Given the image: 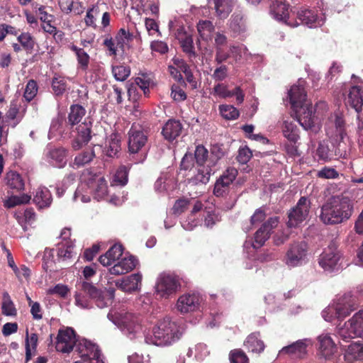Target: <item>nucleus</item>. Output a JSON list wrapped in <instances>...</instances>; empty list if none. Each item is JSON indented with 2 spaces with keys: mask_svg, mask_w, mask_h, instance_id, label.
<instances>
[{
  "mask_svg": "<svg viewBox=\"0 0 363 363\" xmlns=\"http://www.w3.org/2000/svg\"><path fill=\"white\" fill-rule=\"evenodd\" d=\"M108 192L107 182L101 174L91 169H85L81 174L80 182L76 189L73 199L82 203H88L91 197L97 200L104 199Z\"/></svg>",
  "mask_w": 363,
  "mask_h": 363,
  "instance_id": "1",
  "label": "nucleus"
},
{
  "mask_svg": "<svg viewBox=\"0 0 363 363\" xmlns=\"http://www.w3.org/2000/svg\"><path fill=\"white\" fill-rule=\"evenodd\" d=\"M107 318L130 340L141 337L145 332L143 318L138 314L128 311L123 306L112 308Z\"/></svg>",
  "mask_w": 363,
  "mask_h": 363,
  "instance_id": "2",
  "label": "nucleus"
},
{
  "mask_svg": "<svg viewBox=\"0 0 363 363\" xmlns=\"http://www.w3.org/2000/svg\"><path fill=\"white\" fill-rule=\"evenodd\" d=\"M353 212V202L349 197L333 196L321 206L319 218L325 225H337L349 220Z\"/></svg>",
  "mask_w": 363,
  "mask_h": 363,
  "instance_id": "3",
  "label": "nucleus"
},
{
  "mask_svg": "<svg viewBox=\"0 0 363 363\" xmlns=\"http://www.w3.org/2000/svg\"><path fill=\"white\" fill-rule=\"evenodd\" d=\"M77 291L75 294V304L82 308H88L89 302L87 296L95 300L96 306L104 308L112 303L115 295L113 288L106 289L104 291L98 290L90 283L86 281L79 282L77 285Z\"/></svg>",
  "mask_w": 363,
  "mask_h": 363,
  "instance_id": "4",
  "label": "nucleus"
},
{
  "mask_svg": "<svg viewBox=\"0 0 363 363\" xmlns=\"http://www.w3.org/2000/svg\"><path fill=\"white\" fill-rule=\"evenodd\" d=\"M182 336L177 323L169 317L158 320L152 328V334L145 337V342L156 346H169L177 342Z\"/></svg>",
  "mask_w": 363,
  "mask_h": 363,
  "instance_id": "5",
  "label": "nucleus"
},
{
  "mask_svg": "<svg viewBox=\"0 0 363 363\" xmlns=\"http://www.w3.org/2000/svg\"><path fill=\"white\" fill-rule=\"evenodd\" d=\"M299 82L298 85H294L288 92L291 108L296 112L299 124L305 129L311 128L315 122L314 116H312V105L306 99V91Z\"/></svg>",
  "mask_w": 363,
  "mask_h": 363,
  "instance_id": "6",
  "label": "nucleus"
},
{
  "mask_svg": "<svg viewBox=\"0 0 363 363\" xmlns=\"http://www.w3.org/2000/svg\"><path fill=\"white\" fill-rule=\"evenodd\" d=\"M181 288L179 277L170 272L160 273L155 281L154 295L157 299H169Z\"/></svg>",
  "mask_w": 363,
  "mask_h": 363,
  "instance_id": "7",
  "label": "nucleus"
},
{
  "mask_svg": "<svg viewBox=\"0 0 363 363\" xmlns=\"http://www.w3.org/2000/svg\"><path fill=\"white\" fill-rule=\"evenodd\" d=\"M355 308L356 306L351 297L349 295H344L324 309L322 316L328 322H333L336 319L341 320L348 316Z\"/></svg>",
  "mask_w": 363,
  "mask_h": 363,
  "instance_id": "8",
  "label": "nucleus"
},
{
  "mask_svg": "<svg viewBox=\"0 0 363 363\" xmlns=\"http://www.w3.org/2000/svg\"><path fill=\"white\" fill-rule=\"evenodd\" d=\"M308 245L303 240L291 242L286 252L284 262L289 268L301 267L308 262Z\"/></svg>",
  "mask_w": 363,
  "mask_h": 363,
  "instance_id": "9",
  "label": "nucleus"
},
{
  "mask_svg": "<svg viewBox=\"0 0 363 363\" xmlns=\"http://www.w3.org/2000/svg\"><path fill=\"white\" fill-rule=\"evenodd\" d=\"M294 20L298 21V26L303 25L309 28L322 26L325 21V17L322 11L316 8L301 6L291 9Z\"/></svg>",
  "mask_w": 363,
  "mask_h": 363,
  "instance_id": "10",
  "label": "nucleus"
},
{
  "mask_svg": "<svg viewBox=\"0 0 363 363\" xmlns=\"http://www.w3.org/2000/svg\"><path fill=\"white\" fill-rule=\"evenodd\" d=\"M337 333L345 342L355 337L363 338V309L354 313L343 325H339Z\"/></svg>",
  "mask_w": 363,
  "mask_h": 363,
  "instance_id": "11",
  "label": "nucleus"
},
{
  "mask_svg": "<svg viewBox=\"0 0 363 363\" xmlns=\"http://www.w3.org/2000/svg\"><path fill=\"white\" fill-rule=\"evenodd\" d=\"M208 154V150L203 145H198L196 147L194 157L198 168L197 173L193 179L196 184H206L209 181L212 173L211 167L215 164V162L207 160Z\"/></svg>",
  "mask_w": 363,
  "mask_h": 363,
  "instance_id": "12",
  "label": "nucleus"
},
{
  "mask_svg": "<svg viewBox=\"0 0 363 363\" xmlns=\"http://www.w3.org/2000/svg\"><path fill=\"white\" fill-rule=\"evenodd\" d=\"M75 351L82 363H105L98 346L84 338H78Z\"/></svg>",
  "mask_w": 363,
  "mask_h": 363,
  "instance_id": "13",
  "label": "nucleus"
},
{
  "mask_svg": "<svg viewBox=\"0 0 363 363\" xmlns=\"http://www.w3.org/2000/svg\"><path fill=\"white\" fill-rule=\"evenodd\" d=\"M311 202L306 197H301L296 205L288 213L289 228H298L309 217Z\"/></svg>",
  "mask_w": 363,
  "mask_h": 363,
  "instance_id": "14",
  "label": "nucleus"
},
{
  "mask_svg": "<svg viewBox=\"0 0 363 363\" xmlns=\"http://www.w3.org/2000/svg\"><path fill=\"white\" fill-rule=\"evenodd\" d=\"M271 1L269 13L274 19L291 28L298 27V21L294 20V17L290 16L291 12L289 11L288 4L283 0H271Z\"/></svg>",
  "mask_w": 363,
  "mask_h": 363,
  "instance_id": "15",
  "label": "nucleus"
},
{
  "mask_svg": "<svg viewBox=\"0 0 363 363\" xmlns=\"http://www.w3.org/2000/svg\"><path fill=\"white\" fill-rule=\"evenodd\" d=\"M279 223L278 217H272L264 222L262 226L257 230L255 235V242L250 243L246 241L244 244V248L247 249L252 246L253 249L262 247L265 241L269 238V235L273 228H276Z\"/></svg>",
  "mask_w": 363,
  "mask_h": 363,
  "instance_id": "16",
  "label": "nucleus"
},
{
  "mask_svg": "<svg viewBox=\"0 0 363 363\" xmlns=\"http://www.w3.org/2000/svg\"><path fill=\"white\" fill-rule=\"evenodd\" d=\"M341 257L340 252L335 245H329L324 250L318 259L319 265L328 272L338 269V263Z\"/></svg>",
  "mask_w": 363,
  "mask_h": 363,
  "instance_id": "17",
  "label": "nucleus"
},
{
  "mask_svg": "<svg viewBox=\"0 0 363 363\" xmlns=\"http://www.w3.org/2000/svg\"><path fill=\"white\" fill-rule=\"evenodd\" d=\"M78 342L74 331L71 328L60 330L55 345L57 351L62 353H69L74 347L76 348V344Z\"/></svg>",
  "mask_w": 363,
  "mask_h": 363,
  "instance_id": "18",
  "label": "nucleus"
},
{
  "mask_svg": "<svg viewBox=\"0 0 363 363\" xmlns=\"http://www.w3.org/2000/svg\"><path fill=\"white\" fill-rule=\"evenodd\" d=\"M128 151L131 154L138 153L147 143V135L140 127L133 125L128 131Z\"/></svg>",
  "mask_w": 363,
  "mask_h": 363,
  "instance_id": "19",
  "label": "nucleus"
},
{
  "mask_svg": "<svg viewBox=\"0 0 363 363\" xmlns=\"http://www.w3.org/2000/svg\"><path fill=\"white\" fill-rule=\"evenodd\" d=\"M91 123H82L76 128V134L73 135L71 146L74 150H79L86 145L91 139Z\"/></svg>",
  "mask_w": 363,
  "mask_h": 363,
  "instance_id": "20",
  "label": "nucleus"
},
{
  "mask_svg": "<svg viewBox=\"0 0 363 363\" xmlns=\"http://www.w3.org/2000/svg\"><path fill=\"white\" fill-rule=\"evenodd\" d=\"M238 171L233 167L228 168L216 180L213 194L216 196H224L229 190L230 186L235 179Z\"/></svg>",
  "mask_w": 363,
  "mask_h": 363,
  "instance_id": "21",
  "label": "nucleus"
},
{
  "mask_svg": "<svg viewBox=\"0 0 363 363\" xmlns=\"http://www.w3.org/2000/svg\"><path fill=\"white\" fill-rule=\"evenodd\" d=\"M201 300L199 294H185L178 298L176 308L181 313L193 312L199 308Z\"/></svg>",
  "mask_w": 363,
  "mask_h": 363,
  "instance_id": "22",
  "label": "nucleus"
},
{
  "mask_svg": "<svg viewBox=\"0 0 363 363\" xmlns=\"http://www.w3.org/2000/svg\"><path fill=\"white\" fill-rule=\"evenodd\" d=\"M327 134L330 137H339L341 140L345 134V121L340 113H335L328 119L326 128Z\"/></svg>",
  "mask_w": 363,
  "mask_h": 363,
  "instance_id": "23",
  "label": "nucleus"
},
{
  "mask_svg": "<svg viewBox=\"0 0 363 363\" xmlns=\"http://www.w3.org/2000/svg\"><path fill=\"white\" fill-rule=\"evenodd\" d=\"M138 260L132 255L120 258L109 268L111 274L122 275L132 271L137 265Z\"/></svg>",
  "mask_w": 363,
  "mask_h": 363,
  "instance_id": "24",
  "label": "nucleus"
},
{
  "mask_svg": "<svg viewBox=\"0 0 363 363\" xmlns=\"http://www.w3.org/2000/svg\"><path fill=\"white\" fill-rule=\"evenodd\" d=\"M318 351L325 359H330L337 351V346L328 333H323L318 337Z\"/></svg>",
  "mask_w": 363,
  "mask_h": 363,
  "instance_id": "25",
  "label": "nucleus"
},
{
  "mask_svg": "<svg viewBox=\"0 0 363 363\" xmlns=\"http://www.w3.org/2000/svg\"><path fill=\"white\" fill-rule=\"evenodd\" d=\"M213 6L215 15L219 19H225L233 11L238 0H207Z\"/></svg>",
  "mask_w": 363,
  "mask_h": 363,
  "instance_id": "26",
  "label": "nucleus"
},
{
  "mask_svg": "<svg viewBox=\"0 0 363 363\" xmlns=\"http://www.w3.org/2000/svg\"><path fill=\"white\" fill-rule=\"evenodd\" d=\"M142 281V274H133L121 279L116 280L115 285L125 292H132L140 288Z\"/></svg>",
  "mask_w": 363,
  "mask_h": 363,
  "instance_id": "27",
  "label": "nucleus"
},
{
  "mask_svg": "<svg viewBox=\"0 0 363 363\" xmlns=\"http://www.w3.org/2000/svg\"><path fill=\"white\" fill-rule=\"evenodd\" d=\"M228 26L234 37L243 35L247 30L246 20L241 13H234L231 16Z\"/></svg>",
  "mask_w": 363,
  "mask_h": 363,
  "instance_id": "28",
  "label": "nucleus"
},
{
  "mask_svg": "<svg viewBox=\"0 0 363 363\" xmlns=\"http://www.w3.org/2000/svg\"><path fill=\"white\" fill-rule=\"evenodd\" d=\"M309 345H311L310 340H298L289 346L283 347L279 352L280 354H291L296 357L303 358L307 353V347Z\"/></svg>",
  "mask_w": 363,
  "mask_h": 363,
  "instance_id": "29",
  "label": "nucleus"
},
{
  "mask_svg": "<svg viewBox=\"0 0 363 363\" xmlns=\"http://www.w3.org/2000/svg\"><path fill=\"white\" fill-rule=\"evenodd\" d=\"M48 162L56 167H62L66 164V150L64 148L48 147L45 153Z\"/></svg>",
  "mask_w": 363,
  "mask_h": 363,
  "instance_id": "30",
  "label": "nucleus"
},
{
  "mask_svg": "<svg viewBox=\"0 0 363 363\" xmlns=\"http://www.w3.org/2000/svg\"><path fill=\"white\" fill-rule=\"evenodd\" d=\"M182 129L179 121L170 119L164 125L162 133L167 140L173 141L181 135Z\"/></svg>",
  "mask_w": 363,
  "mask_h": 363,
  "instance_id": "31",
  "label": "nucleus"
},
{
  "mask_svg": "<svg viewBox=\"0 0 363 363\" xmlns=\"http://www.w3.org/2000/svg\"><path fill=\"white\" fill-rule=\"evenodd\" d=\"M123 255V247L121 245H113L104 255L99 258V262L104 267L113 264Z\"/></svg>",
  "mask_w": 363,
  "mask_h": 363,
  "instance_id": "32",
  "label": "nucleus"
},
{
  "mask_svg": "<svg viewBox=\"0 0 363 363\" xmlns=\"http://www.w3.org/2000/svg\"><path fill=\"white\" fill-rule=\"evenodd\" d=\"M346 103L353 108L357 113L362 110L363 97L359 86H354L350 89L348 96L346 99Z\"/></svg>",
  "mask_w": 363,
  "mask_h": 363,
  "instance_id": "33",
  "label": "nucleus"
},
{
  "mask_svg": "<svg viewBox=\"0 0 363 363\" xmlns=\"http://www.w3.org/2000/svg\"><path fill=\"white\" fill-rule=\"evenodd\" d=\"M197 30L202 40L209 42L213 39L215 27L211 21L202 20L197 23Z\"/></svg>",
  "mask_w": 363,
  "mask_h": 363,
  "instance_id": "34",
  "label": "nucleus"
},
{
  "mask_svg": "<svg viewBox=\"0 0 363 363\" xmlns=\"http://www.w3.org/2000/svg\"><path fill=\"white\" fill-rule=\"evenodd\" d=\"M176 37L180 42L183 51L190 56H194L195 52L191 35L186 33L182 28L177 30Z\"/></svg>",
  "mask_w": 363,
  "mask_h": 363,
  "instance_id": "35",
  "label": "nucleus"
},
{
  "mask_svg": "<svg viewBox=\"0 0 363 363\" xmlns=\"http://www.w3.org/2000/svg\"><path fill=\"white\" fill-rule=\"evenodd\" d=\"M33 201L40 208L48 207L52 202L51 193L46 187H39L34 195Z\"/></svg>",
  "mask_w": 363,
  "mask_h": 363,
  "instance_id": "36",
  "label": "nucleus"
},
{
  "mask_svg": "<svg viewBox=\"0 0 363 363\" xmlns=\"http://www.w3.org/2000/svg\"><path fill=\"white\" fill-rule=\"evenodd\" d=\"M245 345L249 352L253 353H260L264 349V344L262 340L259 339V333H252L245 342Z\"/></svg>",
  "mask_w": 363,
  "mask_h": 363,
  "instance_id": "37",
  "label": "nucleus"
},
{
  "mask_svg": "<svg viewBox=\"0 0 363 363\" xmlns=\"http://www.w3.org/2000/svg\"><path fill=\"white\" fill-rule=\"evenodd\" d=\"M282 132L289 141L296 143L299 139L298 128L294 121H284Z\"/></svg>",
  "mask_w": 363,
  "mask_h": 363,
  "instance_id": "38",
  "label": "nucleus"
},
{
  "mask_svg": "<svg viewBox=\"0 0 363 363\" xmlns=\"http://www.w3.org/2000/svg\"><path fill=\"white\" fill-rule=\"evenodd\" d=\"M121 150V139L120 137L113 133L108 139L107 144L104 149L106 155L108 157H115Z\"/></svg>",
  "mask_w": 363,
  "mask_h": 363,
  "instance_id": "39",
  "label": "nucleus"
},
{
  "mask_svg": "<svg viewBox=\"0 0 363 363\" xmlns=\"http://www.w3.org/2000/svg\"><path fill=\"white\" fill-rule=\"evenodd\" d=\"M95 157V152L92 148L86 149L78 153L73 162V166L80 167L89 164Z\"/></svg>",
  "mask_w": 363,
  "mask_h": 363,
  "instance_id": "40",
  "label": "nucleus"
},
{
  "mask_svg": "<svg viewBox=\"0 0 363 363\" xmlns=\"http://www.w3.org/2000/svg\"><path fill=\"white\" fill-rule=\"evenodd\" d=\"M1 311L6 316L15 317L17 315V309L11 296L6 291L3 293Z\"/></svg>",
  "mask_w": 363,
  "mask_h": 363,
  "instance_id": "41",
  "label": "nucleus"
},
{
  "mask_svg": "<svg viewBox=\"0 0 363 363\" xmlns=\"http://www.w3.org/2000/svg\"><path fill=\"white\" fill-rule=\"evenodd\" d=\"M6 184L11 189L17 191L24 189V182L21 176L16 172L10 171L6 174Z\"/></svg>",
  "mask_w": 363,
  "mask_h": 363,
  "instance_id": "42",
  "label": "nucleus"
},
{
  "mask_svg": "<svg viewBox=\"0 0 363 363\" xmlns=\"http://www.w3.org/2000/svg\"><path fill=\"white\" fill-rule=\"evenodd\" d=\"M345 357L348 360L363 359V343L355 342L348 345Z\"/></svg>",
  "mask_w": 363,
  "mask_h": 363,
  "instance_id": "43",
  "label": "nucleus"
},
{
  "mask_svg": "<svg viewBox=\"0 0 363 363\" xmlns=\"http://www.w3.org/2000/svg\"><path fill=\"white\" fill-rule=\"evenodd\" d=\"M86 111L80 105H72L68 115V123L73 126L79 123L85 116Z\"/></svg>",
  "mask_w": 363,
  "mask_h": 363,
  "instance_id": "44",
  "label": "nucleus"
},
{
  "mask_svg": "<svg viewBox=\"0 0 363 363\" xmlns=\"http://www.w3.org/2000/svg\"><path fill=\"white\" fill-rule=\"evenodd\" d=\"M71 50L74 52L77 56L79 68L86 71L89 64V55L82 48H78L74 45L71 46Z\"/></svg>",
  "mask_w": 363,
  "mask_h": 363,
  "instance_id": "45",
  "label": "nucleus"
},
{
  "mask_svg": "<svg viewBox=\"0 0 363 363\" xmlns=\"http://www.w3.org/2000/svg\"><path fill=\"white\" fill-rule=\"evenodd\" d=\"M230 58L235 62H240L242 59H247L250 53L248 50L244 45H231L229 48Z\"/></svg>",
  "mask_w": 363,
  "mask_h": 363,
  "instance_id": "46",
  "label": "nucleus"
},
{
  "mask_svg": "<svg viewBox=\"0 0 363 363\" xmlns=\"http://www.w3.org/2000/svg\"><path fill=\"white\" fill-rule=\"evenodd\" d=\"M210 354L207 345L203 343H199L194 347H190L187 352V356L191 357L194 354L198 361H203Z\"/></svg>",
  "mask_w": 363,
  "mask_h": 363,
  "instance_id": "47",
  "label": "nucleus"
},
{
  "mask_svg": "<svg viewBox=\"0 0 363 363\" xmlns=\"http://www.w3.org/2000/svg\"><path fill=\"white\" fill-rule=\"evenodd\" d=\"M38 335L35 333L28 334L26 331V363L31 359L32 351H35L38 345Z\"/></svg>",
  "mask_w": 363,
  "mask_h": 363,
  "instance_id": "48",
  "label": "nucleus"
},
{
  "mask_svg": "<svg viewBox=\"0 0 363 363\" xmlns=\"http://www.w3.org/2000/svg\"><path fill=\"white\" fill-rule=\"evenodd\" d=\"M30 199V196L25 194L20 196H11L4 201V206L7 208H13L18 205L28 203Z\"/></svg>",
  "mask_w": 363,
  "mask_h": 363,
  "instance_id": "49",
  "label": "nucleus"
},
{
  "mask_svg": "<svg viewBox=\"0 0 363 363\" xmlns=\"http://www.w3.org/2000/svg\"><path fill=\"white\" fill-rule=\"evenodd\" d=\"M328 110V104L325 101H320L316 104L315 111H313V108H312V116L315 118V123L311 128L308 130H313L316 131L319 129V116H322L325 111Z\"/></svg>",
  "mask_w": 363,
  "mask_h": 363,
  "instance_id": "50",
  "label": "nucleus"
},
{
  "mask_svg": "<svg viewBox=\"0 0 363 363\" xmlns=\"http://www.w3.org/2000/svg\"><path fill=\"white\" fill-rule=\"evenodd\" d=\"M99 15V9L97 6H93L86 11L84 17V23L86 26L94 28H96V19Z\"/></svg>",
  "mask_w": 363,
  "mask_h": 363,
  "instance_id": "51",
  "label": "nucleus"
},
{
  "mask_svg": "<svg viewBox=\"0 0 363 363\" xmlns=\"http://www.w3.org/2000/svg\"><path fill=\"white\" fill-rule=\"evenodd\" d=\"M173 63L177 67L178 70L180 71L181 74L183 72L185 74L186 80L189 83L194 82L193 74L189 65L182 59L174 58Z\"/></svg>",
  "mask_w": 363,
  "mask_h": 363,
  "instance_id": "52",
  "label": "nucleus"
},
{
  "mask_svg": "<svg viewBox=\"0 0 363 363\" xmlns=\"http://www.w3.org/2000/svg\"><path fill=\"white\" fill-rule=\"evenodd\" d=\"M112 73L117 81L123 82L130 76V69L124 65L113 66Z\"/></svg>",
  "mask_w": 363,
  "mask_h": 363,
  "instance_id": "53",
  "label": "nucleus"
},
{
  "mask_svg": "<svg viewBox=\"0 0 363 363\" xmlns=\"http://www.w3.org/2000/svg\"><path fill=\"white\" fill-rule=\"evenodd\" d=\"M74 255L73 242H62L59 247L57 255L60 258L66 259L72 257Z\"/></svg>",
  "mask_w": 363,
  "mask_h": 363,
  "instance_id": "54",
  "label": "nucleus"
},
{
  "mask_svg": "<svg viewBox=\"0 0 363 363\" xmlns=\"http://www.w3.org/2000/svg\"><path fill=\"white\" fill-rule=\"evenodd\" d=\"M128 182V169L125 166L120 167L113 176L112 186H124Z\"/></svg>",
  "mask_w": 363,
  "mask_h": 363,
  "instance_id": "55",
  "label": "nucleus"
},
{
  "mask_svg": "<svg viewBox=\"0 0 363 363\" xmlns=\"http://www.w3.org/2000/svg\"><path fill=\"white\" fill-rule=\"evenodd\" d=\"M219 110L222 116L228 120H234L239 116L238 109L231 105H220Z\"/></svg>",
  "mask_w": 363,
  "mask_h": 363,
  "instance_id": "56",
  "label": "nucleus"
},
{
  "mask_svg": "<svg viewBox=\"0 0 363 363\" xmlns=\"http://www.w3.org/2000/svg\"><path fill=\"white\" fill-rule=\"evenodd\" d=\"M315 157L318 161L327 162L332 159L328 146L323 143H320L316 150Z\"/></svg>",
  "mask_w": 363,
  "mask_h": 363,
  "instance_id": "57",
  "label": "nucleus"
},
{
  "mask_svg": "<svg viewBox=\"0 0 363 363\" xmlns=\"http://www.w3.org/2000/svg\"><path fill=\"white\" fill-rule=\"evenodd\" d=\"M135 84L143 91L145 96L148 94L150 79L147 75L142 74L136 77L135 79Z\"/></svg>",
  "mask_w": 363,
  "mask_h": 363,
  "instance_id": "58",
  "label": "nucleus"
},
{
  "mask_svg": "<svg viewBox=\"0 0 363 363\" xmlns=\"http://www.w3.org/2000/svg\"><path fill=\"white\" fill-rule=\"evenodd\" d=\"M66 82L64 77L55 76L52 79V87L56 95L62 94L66 89Z\"/></svg>",
  "mask_w": 363,
  "mask_h": 363,
  "instance_id": "59",
  "label": "nucleus"
},
{
  "mask_svg": "<svg viewBox=\"0 0 363 363\" xmlns=\"http://www.w3.org/2000/svg\"><path fill=\"white\" fill-rule=\"evenodd\" d=\"M18 41L26 50H31L34 47V41L28 33H23L18 36Z\"/></svg>",
  "mask_w": 363,
  "mask_h": 363,
  "instance_id": "60",
  "label": "nucleus"
},
{
  "mask_svg": "<svg viewBox=\"0 0 363 363\" xmlns=\"http://www.w3.org/2000/svg\"><path fill=\"white\" fill-rule=\"evenodd\" d=\"M38 92V86L37 83L34 80L28 81L25 92H24V98L26 101H30L33 99V98L36 96Z\"/></svg>",
  "mask_w": 363,
  "mask_h": 363,
  "instance_id": "61",
  "label": "nucleus"
},
{
  "mask_svg": "<svg viewBox=\"0 0 363 363\" xmlns=\"http://www.w3.org/2000/svg\"><path fill=\"white\" fill-rule=\"evenodd\" d=\"M212 93L221 98H228L233 96V91L228 90V86L224 84L215 85Z\"/></svg>",
  "mask_w": 363,
  "mask_h": 363,
  "instance_id": "62",
  "label": "nucleus"
},
{
  "mask_svg": "<svg viewBox=\"0 0 363 363\" xmlns=\"http://www.w3.org/2000/svg\"><path fill=\"white\" fill-rule=\"evenodd\" d=\"M230 363H248V358L240 350H234L230 354Z\"/></svg>",
  "mask_w": 363,
  "mask_h": 363,
  "instance_id": "63",
  "label": "nucleus"
},
{
  "mask_svg": "<svg viewBox=\"0 0 363 363\" xmlns=\"http://www.w3.org/2000/svg\"><path fill=\"white\" fill-rule=\"evenodd\" d=\"M228 76V67L225 65H220V67H217L213 74L212 78L215 81H223Z\"/></svg>",
  "mask_w": 363,
  "mask_h": 363,
  "instance_id": "64",
  "label": "nucleus"
}]
</instances>
